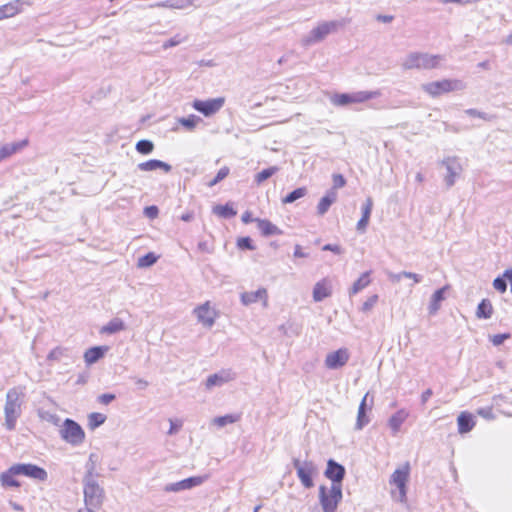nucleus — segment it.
Here are the masks:
<instances>
[{
  "instance_id": "f257e3e1",
  "label": "nucleus",
  "mask_w": 512,
  "mask_h": 512,
  "mask_svg": "<svg viewBox=\"0 0 512 512\" xmlns=\"http://www.w3.org/2000/svg\"><path fill=\"white\" fill-rule=\"evenodd\" d=\"M24 388L13 387L6 393V400L4 405V426L8 431H13L16 428L17 420L22 414V405L24 404Z\"/></svg>"
},
{
  "instance_id": "f03ea898",
  "label": "nucleus",
  "mask_w": 512,
  "mask_h": 512,
  "mask_svg": "<svg viewBox=\"0 0 512 512\" xmlns=\"http://www.w3.org/2000/svg\"><path fill=\"white\" fill-rule=\"evenodd\" d=\"M442 60L440 55H431L422 52H411L402 62L404 70H430L439 66Z\"/></svg>"
},
{
  "instance_id": "7ed1b4c3",
  "label": "nucleus",
  "mask_w": 512,
  "mask_h": 512,
  "mask_svg": "<svg viewBox=\"0 0 512 512\" xmlns=\"http://www.w3.org/2000/svg\"><path fill=\"white\" fill-rule=\"evenodd\" d=\"M84 502L89 512L101 507L104 499V490L95 478H83Z\"/></svg>"
},
{
  "instance_id": "20e7f679",
  "label": "nucleus",
  "mask_w": 512,
  "mask_h": 512,
  "mask_svg": "<svg viewBox=\"0 0 512 512\" xmlns=\"http://www.w3.org/2000/svg\"><path fill=\"white\" fill-rule=\"evenodd\" d=\"M464 83L458 79H442L422 84L421 89L433 98L452 91L463 90Z\"/></svg>"
},
{
  "instance_id": "39448f33",
  "label": "nucleus",
  "mask_w": 512,
  "mask_h": 512,
  "mask_svg": "<svg viewBox=\"0 0 512 512\" xmlns=\"http://www.w3.org/2000/svg\"><path fill=\"white\" fill-rule=\"evenodd\" d=\"M346 23L347 21L344 19L322 22L310 31L309 35L303 39V43L305 45L318 43L330 33L337 31L341 27H344Z\"/></svg>"
},
{
  "instance_id": "423d86ee",
  "label": "nucleus",
  "mask_w": 512,
  "mask_h": 512,
  "mask_svg": "<svg viewBox=\"0 0 512 512\" xmlns=\"http://www.w3.org/2000/svg\"><path fill=\"white\" fill-rule=\"evenodd\" d=\"M342 497V488L336 485L331 486L329 491L324 485L319 488V501L323 512H336Z\"/></svg>"
},
{
  "instance_id": "0eeeda50",
  "label": "nucleus",
  "mask_w": 512,
  "mask_h": 512,
  "mask_svg": "<svg viewBox=\"0 0 512 512\" xmlns=\"http://www.w3.org/2000/svg\"><path fill=\"white\" fill-rule=\"evenodd\" d=\"M381 95L379 90L375 91H358L353 93L335 94L332 98L333 104L337 106H346L351 103H363L371 99H375Z\"/></svg>"
},
{
  "instance_id": "6e6552de",
  "label": "nucleus",
  "mask_w": 512,
  "mask_h": 512,
  "mask_svg": "<svg viewBox=\"0 0 512 512\" xmlns=\"http://www.w3.org/2000/svg\"><path fill=\"white\" fill-rule=\"evenodd\" d=\"M292 463L301 484L307 489L312 488L314 486L313 475L317 473L315 463L311 460L301 461L298 458H294Z\"/></svg>"
},
{
  "instance_id": "1a4fd4ad",
  "label": "nucleus",
  "mask_w": 512,
  "mask_h": 512,
  "mask_svg": "<svg viewBox=\"0 0 512 512\" xmlns=\"http://www.w3.org/2000/svg\"><path fill=\"white\" fill-rule=\"evenodd\" d=\"M60 435L67 443L78 446L83 443L85 433L82 427L72 419H65L63 426L60 430Z\"/></svg>"
},
{
  "instance_id": "9d476101",
  "label": "nucleus",
  "mask_w": 512,
  "mask_h": 512,
  "mask_svg": "<svg viewBox=\"0 0 512 512\" xmlns=\"http://www.w3.org/2000/svg\"><path fill=\"white\" fill-rule=\"evenodd\" d=\"M410 467L409 464L406 463L404 467L396 469L390 478V484L395 485L398 489L400 502H404L406 500L407 494V482L409 478Z\"/></svg>"
},
{
  "instance_id": "9b49d317",
  "label": "nucleus",
  "mask_w": 512,
  "mask_h": 512,
  "mask_svg": "<svg viewBox=\"0 0 512 512\" xmlns=\"http://www.w3.org/2000/svg\"><path fill=\"white\" fill-rule=\"evenodd\" d=\"M224 103L225 99L223 97L207 100L195 99L192 103V107L205 117H209L216 114L223 107Z\"/></svg>"
},
{
  "instance_id": "f8f14e48",
  "label": "nucleus",
  "mask_w": 512,
  "mask_h": 512,
  "mask_svg": "<svg viewBox=\"0 0 512 512\" xmlns=\"http://www.w3.org/2000/svg\"><path fill=\"white\" fill-rule=\"evenodd\" d=\"M15 466L16 468L14 472L18 473V475H23L42 482L46 481L48 478L47 471L38 465L31 463H18L15 464Z\"/></svg>"
},
{
  "instance_id": "ddd939ff",
  "label": "nucleus",
  "mask_w": 512,
  "mask_h": 512,
  "mask_svg": "<svg viewBox=\"0 0 512 512\" xmlns=\"http://www.w3.org/2000/svg\"><path fill=\"white\" fill-rule=\"evenodd\" d=\"M346 470L345 467L335 461L334 459H329L327 461V468L324 472V475L326 478L332 481L331 486L341 487L342 488V481L345 477Z\"/></svg>"
},
{
  "instance_id": "4468645a",
  "label": "nucleus",
  "mask_w": 512,
  "mask_h": 512,
  "mask_svg": "<svg viewBox=\"0 0 512 512\" xmlns=\"http://www.w3.org/2000/svg\"><path fill=\"white\" fill-rule=\"evenodd\" d=\"M441 164L445 167L447 172L444 181L447 188H450L455 184L456 178L461 172V165L455 157H447L442 160Z\"/></svg>"
},
{
  "instance_id": "2eb2a0df",
  "label": "nucleus",
  "mask_w": 512,
  "mask_h": 512,
  "mask_svg": "<svg viewBox=\"0 0 512 512\" xmlns=\"http://www.w3.org/2000/svg\"><path fill=\"white\" fill-rule=\"evenodd\" d=\"M193 312L203 326L211 328L214 325L217 312L210 307L209 302L196 307Z\"/></svg>"
},
{
  "instance_id": "dca6fc26",
  "label": "nucleus",
  "mask_w": 512,
  "mask_h": 512,
  "mask_svg": "<svg viewBox=\"0 0 512 512\" xmlns=\"http://www.w3.org/2000/svg\"><path fill=\"white\" fill-rule=\"evenodd\" d=\"M236 374L230 369H223L217 373L208 376L205 382L207 389H211L215 386H222L232 380H234Z\"/></svg>"
},
{
  "instance_id": "f3484780",
  "label": "nucleus",
  "mask_w": 512,
  "mask_h": 512,
  "mask_svg": "<svg viewBox=\"0 0 512 512\" xmlns=\"http://www.w3.org/2000/svg\"><path fill=\"white\" fill-rule=\"evenodd\" d=\"M349 360L348 350L340 348L334 352L327 354L325 365L329 369H339L343 367Z\"/></svg>"
},
{
  "instance_id": "a211bd4d",
  "label": "nucleus",
  "mask_w": 512,
  "mask_h": 512,
  "mask_svg": "<svg viewBox=\"0 0 512 512\" xmlns=\"http://www.w3.org/2000/svg\"><path fill=\"white\" fill-rule=\"evenodd\" d=\"M204 482V478L201 476H192L181 481L167 484L164 488L166 492H179L188 490L196 486L201 485Z\"/></svg>"
},
{
  "instance_id": "6ab92c4d",
  "label": "nucleus",
  "mask_w": 512,
  "mask_h": 512,
  "mask_svg": "<svg viewBox=\"0 0 512 512\" xmlns=\"http://www.w3.org/2000/svg\"><path fill=\"white\" fill-rule=\"evenodd\" d=\"M23 5H30L29 0H13L7 4L0 6L2 18H10L22 11Z\"/></svg>"
},
{
  "instance_id": "aec40b11",
  "label": "nucleus",
  "mask_w": 512,
  "mask_h": 512,
  "mask_svg": "<svg viewBox=\"0 0 512 512\" xmlns=\"http://www.w3.org/2000/svg\"><path fill=\"white\" fill-rule=\"evenodd\" d=\"M258 300H263L264 306L267 305V290L265 288H259L256 291L243 292L241 294V302L245 306L256 303Z\"/></svg>"
},
{
  "instance_id": "412c9836",
  "label": "nucleus",
  "mask_w": 512,
  "mask_h": 512,
  "mask_svg": "<svg viewBox=\"0 0 512 512\" xmlns=\"http://www.w3.org/2000/svg\"><path fill=\"white\" fill-rule=\"evenodd\" d=\"M332 289L330 282L327 279L318 281L313 288V300L315 302H321L325 298L331 296Z\"/></svg>"
},
{
  "instance_id": "4be33fe9",
  "label": "nucleus",
  "mask_w": 512,
  "mask_h": 512,
  "mask_svg": "<svg viewBox=\"0 0 512 512\" xmlns=\"http://www.w3.org/2000/svg\"><path fill=\"white\" fill-rule=\"evenodd\" d=\"M337 191L334 188H330L326 194L320 199L317 205V213L320 216H323L327 213L330 206L337 200Z\"/></svg>"
},
{
  "instance_id": "5701e85b",
  "label": "nucleus",
  "mask_w": 512,
  "mask_h": 512,
  "mask_svg": "<svg viewBox=\"0 0 512 512\" xmlns=\"http://www.w3.org/2000/svg\"><path fill=\"white\" fill-rule=\"evenodd\" d=\"M458 432L465 434L470 432L475 426L474 416L469 412H461L457 418Z\"/></svg>"
},
{
  "instance_id": "b1692460",
  "label": "nucleus",
  "mask_w": 512,
  "mask_h": 512,
  "mask_svg": "<svg viewBox=\"0 0 512 512\" xmlns=\"http://www.w3.org/2000/svg\"><path fill=\"white\" fill-rule=\"evenodd\" d=\"M137 167L140 171H154L162 169L164 172L169 173L172 170V166L170 164L158 159H150L139 163Z\"/></svg>"
},
{
  "instance_id": "393cba45",
  "label": "nucleus",
  "mask_w": 512,
  "mask_h": 512,
  "mask_svg": "<svg viewBox=\"0 0 512 512\" xmlns=\"http://www.w3.org/2000/svg\"><path fill=\"white\" fill-rule=\"evenodd\" d=\"M372 208H373L372 198L368 197L365 200L364 204L362 205V216L357 223V230L359 232H364L366 230L367 225L369 223L370 216H371Z\"/></svg>"
},
{
  "instance_id": "a878e982",
  "label": "nucleus",
  "mask_w": 512,
  "mask_h": 512,
  "mask_svg": "<svg viewBox=\"0 0 512 512\" xmlns=\"http://www.w3.org/2000/svg\"><path fill=\"white\" fill-rule=\"evenodd\" d=\"M255 222L257 223L258 229L265 237L272 235H281L283 233L280 228H278L276 225H274L271 221L267 219L256 218Z\"/></svg>"
},
{
  "instance_id": "bb28decb",
  "label": "nucleus",
  "mask_w": 512,
  "mask_h": 512,
  "mask_svg": "<svg viewBox=\"0 0 512 512\" xmlns=\"http://www.w3.org/2000/svg\"><path fill=\"white\" fill-rule=\"evenodd\" d=\"M448 288L449 286H444L433 293L428 306L430 315H435L438 312L441 306V302L445 299V293Z\"/></svg>"
},
{
  "instance_id": "cd10ccee",
  "label": "nucleus",
  "mask_w": 512,
  "mask_h": 512,
  "mask_svg": "<svg viewBox=\"0 0 512 512\" xmlns=\"http://www.w3.org/2000/svg\"><path fill=\"white\" fill-rule=\"evenodd\" d=\"M508 282L512 289V268L506 269L502 275L496 277L493 281V287L498 292L504 293L507 290Z\"/></svg>"
},
{
  "instance_id": "c85d7f7f",
  "label": "nucleus",
  "mask_w": 512,
  "mask_h": 512,
  "mask_svg": "<svg viewBox=\"0 0 512 512\" xmlns=\"http://www.w3.org/2000/svg\"><path fill=\"white\" fill-rule=\"evenodd\" d=\"M15 468H16V466L14 464L8 470L1 473L0 483L3 487H14V488L20 487L19 481H17L14 478L15 476H18V473L14 472Z\"/></svg>"
},
{
  "instance_id": "c756f323",
  "label": "nucleus",
  "mask_w": 512,
  "mask_h": 512,
  "mask_svg": "<svg viewBox=\"0 0 512 512\" xmlns=\"http://www.w3.org/2000/svg\"><path fill=\"white\" fill-rule=\"evenodd\" d=\"M107 347L105 346H94L89 348L85 354L84 359L87 364H94L99 361L107 351Z\"/></svg>"
},
{
  "instance_id": "7c9ffc66",
  "label": "nucleus",
  "mask_w": 512,
  "mask_h": 512,
  "mask_svg": "<svg viewBox=\"0 0 512 512\" xmlns=\"http://www.w3.org/2000/svg\"><path fill=\"white\" fill-rule=\"evenodd\" d=\"M28 144V140H22L19 142L7 143L0 148V156L3 159L15 154Z\"/></svg>"
},
{
  "instance_id": "2f4dec72",
  "label": "nucleus",
  "mask_w": 512,
  "mask_h": 512,
  "mask_svg": "<svg viewBox=\"0 0 512 512\" xmlns=\"http://www.w3.org/2000/svg\"><path fill=\"white\" fill-rule=\"evenodd\" d=\"M408 415L406 410L400 409L389 418V426L394 434L400 430L401 425L405 422Z\"/></svg>"
},
{
  "instance_id": "473e14b6",
  "label": "nucleus",
  "mask_w": 512,
  "mask_h": 512,
  "mask_svg": "<svg viewBox=\"0 0 512 512\" xmlns=\"http://www.w3.org/2000/svg\"><path fill=\"white\" fill-rule=\"evenodd\" d=\"M125 330V323L120 318H113L100 329L102 334H115Z\"/></svg>"
},
{
  "instance_id": "72a5a7b5",
  "label": "nucleus",
  "mask_w": 512,
  "mask_h": 512,
  "mask_svg": "<svg viewBox=\"0 0 512 512\" xmlns=\"http://www.w3.org/2000/svg\"><path fill=\"white\" fill-rule=\"evenodd\" d=\"M213 213L221 218L229 219L234 217L237 214V211L234 209L232 204L226 203L224 205L214 206Z\"/></svg>"
},
{
  "instance_id": "f704fd0d",
  "label": "nucleus",
  "mask_w": 512,
  "mask_h": 512,
  "mask_svg": "<svg viewBox=\"0 0 512 512\" xmlns=\"http://www.w3.org/2000/svg\"><path fill=\"white\" fill-rule=\"evenodd\" d=\"M370 272H364L352 285L349 295L353 296L370 284Z\"/></svg>"
},
{
  "instance_id": "c9c22d12",
  "label": "nucleus",
  "mask_w": 512,
  "mask_h": 512,
  "mask_svg": "<svg viewBox=\"0 0 512 512\" xmlns=\"http://www.w3.org/2000/svg\"><path fill=\"white\" fill-rule=\"evenodd\" d=\"M493 313V307L488 299H483L477 307L476 316L480 319H489Z\"/></svg>"
},
{
  "instance_id": "e433bc0d",
  "label": "nucleus",
  "mask_w": 512,
  "mask_h": 512,
  "mask_svg": "<svg viewBox=\"0 0 512 512\" xmlns=\"http://www.w3.org/2000/svg\"><path fill=\"white\" fill-rule=\"evenodd\" d=\"M201 121L202 119L194 114L178 119V122L188 131H192Z\"/></svg>"
},
{
  "instance_id": "4c0bfd02",
  "label": "nucleus",
  "mask_w": 512,
  "mask_h": 512,
  "mask_svg": "<svg viewBox=\"0 0 512 512\" xmlns=\"http://www.w3.org/2000/svg\"><path fill=\"white\" fill-rule=\"evenodd\" d=\"M307 194V189L305 187H299L288 193L283 199L282 202L284 204H290L295 202L296 200L304 197Z\"/></svg>"
},
{
  "instance_id": "58836bf2",
  "label": "nucleus",
  "mask_w": 512,
  "mask_h": 512,
  "mask_svg": "<svg viewBox=\"0 0 512 512\" xmlns=\"http://www.w3.org/2000/svg\"><path fill=\"white\" fill-rule=\"evenodd\" d=\"M97 458V455L94 453L89 455V459L85 465L86 472L83 478H95L98 476V474L95 472Z\"/></svg>"
},
{
  "instance_id": "ea45409f",
  "label": "nucleus",
  "mask_w": 512,
  "mask_h": 512,
  "mask_svg": "<svg viewBox=\"0 0 512 512\" xmlns=\"http://www.w3.org/2000/svg\"><path fill=\"white\" fill-rule=\"evenodd\" d=\"M279 168L277 166H271L269 168L263 169L255 176V182L257 184H261L270 177H272L276 172H278Z\"/></svg>"
},
{
  "instance_id": "a19ab883",
  "label": "nucleus",
  "mask_w": 512,
  "mask_h": 512,
  "mask_svg": "<svg viewBox=\"0 0 512 512\" xmlns=\"http://www.w3.org/2000/svg\"><path fill=\"white\" fill-rule=\"evenodd\" d=\"M105 421L106 416L102 413L93 412L88 416V426L92 430L101 426Z\"/></svg>"
},
{
  "instance_id": "79ce46f5",
  "label": "nucleus",
  "mask_w": 512,
  "mask_h": 512,
  "mask_svg": "<svg viewBox=\"0 0 512 512\" xmlns=\"http://www.w3.org/2000/svg\"><path fill=\"white\" fill-rule=\"evenodd\" d=\"M158 256L153 252H148L138 259V267L146 268L151 267L157 262Z\"/></svg>"
},
{
  "instance_id": "37998d69",
  "label": "nucleus",
  "mask_w": 512,
  "mask_h": 512,
  "mask_svg": "<svg viewBox=\"0 0 512 512\" xmlns=\"http://www.w3.org/2000/svg\"><path fill=\"white\" fill-rule=\"evenodd\" d=\"M153 149H154V144L152 141H150L148 139H142L136 143V150L140 154H143V155L150 154L153 151Z\"/></svg>"
},
{
  "instance_id": "c03bdc74",
  "label": "nucleus",
  "mask_w": 512,
  "mask_h": 512,
  "mask_svg": "<svg viewBox=\"0 0 512 512\" xmlns=\"http://www.w3.org/2000/svg\"><path fill=\"white\" fill-rule=\"evenodd\" d=\"M278 330L287 337H293L299 335V327L293 324H282Z\"/></svg>"
},
{
  "instance_id": "a18cd8bd",
  "label": "nucleus",
  "mask_w": 512,
  "mask_h": 512,
  "mask_svg": "<svg viewBox=\"0 0 512 512\" xmlns=\"http://www.w3.org/2000/svg\"><path fill=\"white\" fill-rule=\"evenodd\" d=\"M367 412L368 411L358 410L355 430H362L370 422Z\"/></svg>"
},
{
  "instance_id": "49530a36",
  "label": "nucleus",
  "mask_w": 512,
  "mask_h": 512,
  "mask_svg": "<svg viewBox=\"0 0 512 512\" xmlns=\"http://www.w3.org/2000/svg\"><path fill=\"white\" fill-rule=\"evenodd\" d=\"M237 421V417L232 414H227L224 416L215 417L213 422L218 427H224L227 424H231Z\"/></svg>"
},
{
  "instance_id": "de8ad7c7",
  "label": "nucleus",
  "mask_w": 512,
  "mask_h": 512,
  "mask_svg": "<svg viewBox=\"0 0 512 512\" xmlns=\"http://www.w3.org/2000/svg\"><path fill=\"white\" fill-rule=\"evenodd\" d=\"M237 246L242 250H255V246L253 245V241L250 237H240L237 240Z\"/></svg>"
},
{
  "instance_id": "09e8293b",
  "label": "nucleus",
  "mask_w": 512,
  "mask_h": 512,
  "mask_svg": "<svg viewBox=\"0 0 512 512\" xmlns=\"http://www.w3.org/2000/svg\"><path fill=\"white\" fill-rule=\"evenodd\" d=\"M186 37L181 36L180 34H176L174 37L170 38L169 40L165 41L162 45L163 49H169L172 47H175L182 42H184Z\"/></svg>"
},
{
  "instance_id": "8fccbe9b",
  "label": "nucleus",
  "mask_w": 512,
  "mask_h": 512,
  "mask_svg": "<svg viewBox=\"0 0 512 512\" xmlns=\"http://www.w3.org/2000/svg\"><path fill=\"white\" fill-rule=\"evenodd\" d=\"M378 301V295L377 294H374L372 296H370L362 305L361 307V311L363 312H369L374 306L375 304L377 303Z\"/></svg>"
},
{
  "instance_id": "3c124183",
  "label": "nucleus",
  "mask_w": 512,
  "mask_h": 512,
  "mask_svg": "<svg viewBox=\"0 0 512 512\" xmlns=\"http://www.w3.org/2000/svg\"><path fill=\"white\" fill-rule=\"evenodd\" d=\"M345 184H346V180L342 174H333V187L332 188H334L335 191L338 188L344 187Z\"/></svg>"
},
{
  "instance_id": "603ef678",
  "label": "nucleus",
  "mask_w": 512,
  "mask_h": 512,
  "mask_svg": "<svg viewBox=\"0 0 512 512\" xmlns=\"http://www.w3.org/2000/svg\"><path fill=\"white\" fill-rule=\"evenodd\" d=\"M401 277L413 279L415 283H420L422 281V276L413 272L402 271L397 275V279Z\"/></svg>"
},
{
  "instance_id": "864d4df0",
  "label": "nucleus",
  "mask_w": 512,
  "mask_h": 512,
  "mask_svg": "<svg viewBox=\"0 0 512 512\" xmlns=\"http://www.w3.org/2000/svg\"><path fill=\"white\" fill-rule=\"evenodd\" d=\"M510 338L509 333L496 334L491 338V342L495 346H499L504 343L505 340Z\"/></svg>"
},
{
  "instance_id": "5fc2aeb1",
  "label": "nucleus",
  "mask_w": 512,
  "mask_h": 512,
  "mask_svg": "<svg viewBox=\"0 0 512 512\" xmlns=\"http://www.w3.org/2000/svg\"><path fill=\"white\" fill-rule=\"evenodd\" d=\"M170 428L168 430L169 435L176 434L182 427V421L181 420H173L169 419Z\"/></svg>"
},
{
  "instance_id": "6e6d98bb",
  "label": "nucleus",
  "mask_w": 512,
  "mask_h": 512,
  "mask_svg": "<svg viewBox=\"0 0 512 512\" xmlns=\"http://www.w3.org/2000/svg\"><path fill=\"white\" fill-rule=\"evenodd\" d=\"M115 399H116V396H115V394H112V393H104V394H101L100 396H98V402L103 405H108Z\"/></svg>"
},
{
  "instance_id": "4d7b16f0",
  "label": "nucleus",
  "mask_w": 512,
  "mask_h": 512,
  "mask_svg": "<svg viewBox=\"0 0 512 512\" xmlns=\"http://www.w3.org/2000/svg\"><path fill=\"white\" fill-rule=\"evenodd\" d=\"M368 397H369V393H366L360 402L358 410L369 411L371 409V406L373 404V399L371 398L370 404H368Z\"/></svg>"
},
{
  "instance_id": "13d9d810",
  "label": "nucleus",
  "mask_w": 512,
  "mask_h": 512,
  "mask_svg": "<svg viewBox=\"0 0 512 512\" xmlns=\"http://www.w3.org/2000/svg\"><path fill=\"white\" fill-rule=\"evenodd\" d=\"M158 213H159V210H158V207L157 206H154V205H151V206H147L145 207L144 209V214L148 217V218H155L158 216Z\"/></svg>"
},
{
  "instance_id": "bf43d9fd",
  "label": "nucleus",
  "mask_w": 512,
  "mask_h": 512,
  "mask_svg": "<svg viewBox=\"0 0 512 512\" xmlns=\"http://www.w3.org/2000/svg\"><path fill=\"white\" fill-rule=\"evenodd\" d=\"M322 250L324 251H331L335 254H341L342 253V248L341 246L339 245H335V244H326L322 247Z\"/></svg>"
},
{
  "instance_id": "052dcab7",
  "label": "nucleus",
  "mask_w": 512,
  "mask_h": 512,
  "mask_svg": "<svg viewBox=\"0 0 512 512\" xmlns=\"http://www.w3.org/2000/svg\"><path fill=\"white\" fill-rule=\"evenodd\" d=\"M465 113L471 117H478V118L486 119L485 113L478 111L477 109H474V108L467 109L465 111Z\"/></svg>"
},
{
  "instance_id": "680f3d73",
  "label": "nucleus",
  "mask_w": 512,
  "mask_h": 512,
  "mask_svg": "<svg viewBox=\"0 0 512 512\" xmlns=\"http://www.w3.org/2000/svg\"><path fill=\"white\" fill-rule=\"evenodd\" d=\"M229 168L224 166L222 167L216 174V181H222L223 179H225L228 174H229Z\"/></svg>"
},
{
  "instance_id": "e2e57ef3",
  "label": "nucleus",
  "mask_w": 512,
  "mask_h": 512,
  "mask_svg": "<svg viewBox=\"0 0 512 512\" xmlns=\"http://www.w3.org/2000/svg\"><path fill=\"white\" fill-rule=\"evenodd\" d=\"M134 379H135V384H136L137 388L140 390H144L149 386V382L146 381L145 379H142V378H134Z\"/></svg>"
},
{
  "instance_id": "0e129e2a",
  "label": "nucleus",
  "mask_w": 512,
  "mask_h": 512,
  "mask_svg": "<svg viewBox=\"0 0 512 512\" xmlns=\"http://www.w3.org/2000/svg\"><path fill=\"white\" fill-rule=\"evenodd\" d=\"M255 219L256 218L252 217V213L250 211L244 212L242 217H241L242 222L245 223V224H248V223H251V222H255Z\"/></svg>"
},
{
  "instance_id": "69168bd1",
  "label": "nucleus",
  "mask_w": 512,
  "mask_h": 512,
  "mask_svg": "<svg viewBox=\"0 0 512 512\" xmlns=\"http://www.w3.org/2000/svg\"><path fill=\"white\" fill-rule=\"evenodd\" d=\"M62 354V351L60 348H56V349H53L49 354H48V359L49 360H58L60 355Z\"/></svg>"
},
{
  "instance_id": "338daca9",
  "label": "nucleus",
  "mask_w": 512,
  "mask_h": 512,
  "mask_svg": "<svg viewBox=\"0 0 512 512\" xmlns=\"http://www.w3.org/2000/svg\"><path fill=\"white\" fill-rule=\"evenodd\" d=\"M478 414L487 419L493 418V412L490 408H481L478 410Z\"/></svg>"
},
{
  "instance_id": "774afa93",
  "label": "nucleus",
  "mask_w": 512,
  "mask_h": 512,
  "mask_svg": "<svg viewBox=\"0 0 512 512\" xmlns=\"http://www.w3.org/2000/svg\"><path fill=\"white\" fill-rule=\"evenodd\" d=\"M432 395H433V391L431 389L425 390L421 395L422 404H425Z\"/></svg>"
}]
</instances>
